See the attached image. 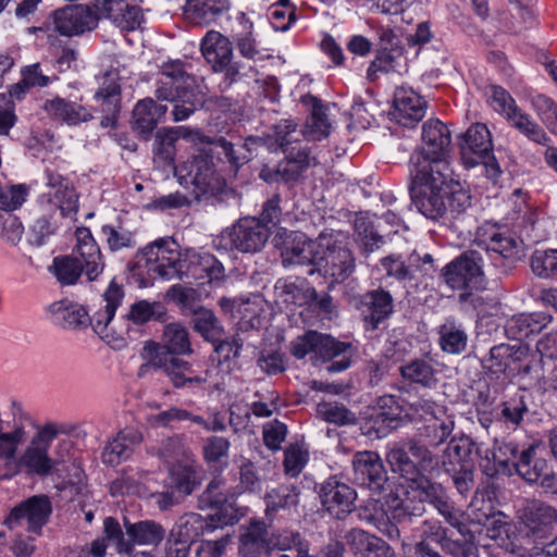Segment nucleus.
<instances>
[{
  "mask_svg": "<svg viewBox=\"0 0 557 557\" xmlns=\"http://www.w3.org/2000/svg\"><path fill=\"white\" fill-rule=\"evenodd\" d=\"M123 298V287L112 280L99 301L92 305L91 314L84 306L69 299L52 302L47 307V313L51 322L63 329L77 330L90 325L95 333L110 342L114 332L113 318Z\"/></svg>",
  "mask_w": 557,
  "mask_h": 557,
  "instance_id": "nucleus-1",
  "label": "nucleus"
},
{
  "mask_svg": "<svg viewBox=\"0 0 557 557\" xmlns=\"http://www.w3.org/2000/svg\"><path fill=\"white\" fill-rule=\"evenodd\" d=\"M386 461L392 471L416 491L423 487L440 469L437 457L416 440L393 445L386 453Z\"/></svg>",
  "mask_w": 557,
  "mask_h": 557,
  "instance_id": "nucleus-2",
  "label": "nucleus"
},
{
  "mask_svg": "<svg viewBox=\"0 0 557 557\" xmlns=\"http://www.w3.org/2000/svg\"><path fill=\"white\" fill-rule=\"evenodd\" d=\"M411 177L410 194L416 208L425 218L438 220L448 213L446 196L448 195L447 182L450 178V170L409 169Z\"/></svg>",
  "mask_w": 557,
  "mask_h": 557,
  "instance_id": "nucleus-3",
  "label": "nucleus"
},
{
  "mask_svg": "<svg viewBox=\"0 0 557 557\" xmlns=\"http://www.w3.org/2000/svg\"><path fill=\"white\" fill-rule=\"evenodd\" d=\"M422 146L414 149L409 159V169L450 170L447 154L451 144V134L446 124L431 119L422 125Z\"/></svg>",
  "mask_w": 557,
  "mask_h": 557,
  "instance_id": "nucleus-4",
  "label": "nucleus"
},
{
  "mask_svg": "<svg viewBox=\"0 0 557 557\" xmlns=\"http://www.w3.org/2000/svg\"><path fill=\"white\" fill-rule=\"evenodd\" d=\"M351 350V344L339 342L331 335L309 331L305 335L297 337L292 343V355L298 359L312 354L313 358L322 361H331L342 356L338 361H332L327 366L329 372H341L350 366V357L347 352Z\"/></svg>",
  "mask_w": 557,
  "mask_h": 557,
  "instance_id": "nucleus-5",
  "label": "nucleus"
},
{
  "mask_svg": "<svg viewBox=\"0 0 557 557\" xmlns=\"http://www.w3.org/2000/svg\"><path fill=\"white\" fill-rule=\"evenodd\" d=\"M71 429L66 424L47 422L32 437L29 444L17 460L18 467L28 474L45 478L52 473L57 462L49 456L52 441L59 434H67Z\"/></svg>",
  "mask_w": 557,
  "mask_h": 557,
  "instance_id": "nucleus-6",
  "label": "nucleus"
},
{
  "mask_svg": "<svg viewBox=\"0 0 557 557\" xmlns=\"http://www.w3.org/2000/svg\"><path fill=\"white\" fill-rule=\"evenodd\" d=\"M460 157L467 168L482 164L486 176L494 183L502 175V169L493 154L488 128L481 123L471 125L459 141Z\"/></svg>",
  "mask_w": 557,
  "mask_h": 557,
  "instance_id": "nucleus-7",
  "label": "nucleus"
},
{
  "mask_svg": "<svg viewBox=\"0 0 557 557\" xmlns=\"http://www.w3.org/2000/svg\"><path fill=\"white\" fill-rule=\"evenodd\" d=\"M162 339V343L153 341L145 343L140 351V357L145 360V363L138 370L139 376L147 374L152 367L158 366L159 359L161 362H164L163 358L166 360L176 359L194 352L189 333L181 323L165 325Z\"/></svg>",
  "mask_w": 557,
  "mask_h": 557,
  "instance_id": "nucleus-8",
  "label": "nucleus"
},
{
  "mask_svg": "<svg viewBox=\"0 0 557 557\" xmlns=\"http://www.w3.org/2000/svg\"><path fill=\"white\" fill-rule=\"evenodd\" d=\"M148 274L152 278L178 280L184 252L171 237L159 238L141 250Z\"/></svg>",
  "mask_w": 557,
  "mask_h": 557,
  "instance_id": "nucleus-9",
  "label": "nucleus"
},
{
  "mask_svg": "<svg viewBox=\"0 0 557 557\" xmlns=\"http://www.w3.org/2000/svg\"><path fill=\"white\" fill-rule=\"evenodd\" d=\"M180 172H185L184 176L189 178L197 199L216 197L225 188V181L215 171L212 153L207 150L185 161Z\"/></svg>",
  "mask_w": 557,
  "mask_h": 557,
  "instance_id": "nucleus-10",
  "label": "nucleus"
},
{
  "mask_svg": "<svg viewBox=\"0 0 557 557\" xmlns=\"http://www.w3.org/2000/svg\"><path fill=\"white\" fill-rule=\"evenodd\" d=\"M444 282L453 289H480L484 285L483 257L476 250H467L442 270Z\"/></svg>",
  "mask_w": 557,
  "mask_h": 557,
  "instance_id": "nucleus-11",
  "label": "nucleus"
},
{
  "mask_svg": "<svg viewBox=\"0 0 557 557\" xmlns=\"http://www.w3.org/2000/svg\"><path fill=\"white\" fill-rule=\"evenodd\" d=\"M324 240L327 247L320 248L314 271L324 277L332 278L333 282L342 283L346 281L355 271V258L352 252L342 243H338L332 235L324 234Z\"/></svg>",
  "mask_w": 557,
  "mask_h": 557,
  "instance_id": "nucleus-12",
  "label": "nucleus"
},
{
  "mask_svg": "<svg viewBox=\"0 0 557 557\" xmlns=\"http://www.w3.org/2000/svg\"><path fill=\"white\" fill-rule=\"evenodd\" d=\"M52 513V503L45 494L34 495L14 506L4 520V524L13 530L25 527L28 532L39 534Z\"/></svg>",
  "mask_w": 557,
  "mask_h": 557,
  "instance_id": "nucleus-13",
  "label": "nucleus"
},
{
  "mask_svg": "<svg viewBox=\"0 0 557 557\" xmlns=\"http://www.w3.org/2000/svg\"><path fill=\"white\" fill-rule=\"evenodd\" d=\"M270 236V228L257 218L239 219L230 230L222 233L225 248L242 252L260 251Z\"/></svg>",
  "mask_w": 557,
  "mask_h": 557,
  "instance_id": "nucleus-14",
  "label": "nucleus"
},
{
  "mask_svg": "<svg viewBox=\"0 0 557 557\" xmlns=\"http://www.w3.org/2000/svg\"><path fill=\"white\" fill-rule=\"evenodd\" d=\"M225 277L223 264L209 252L185 250L178 281H196L199 284L221 282Z\"/></svg>",
  "mask_w": 557,
  "mask_h": 557,
  "instance_id": "nucleus-15",
  "label": "nucleus"
},
{
  "mask_svg": "<svg viewBox=\"0 0 557 557\" xmlns=\"http://www.w3.org/2000/svg\"><path fill=\"white\" fill-rule=\"evenodd\" d=\"M355 482L372 492L380 493L387 482V472L376 451L361 450L352 457Z\"/></svg>",
  "mask_w": 557,
  "mask_h": 557,
  "instance_id": "nucleus-16",
  "label": "nucleus"
},
{
  "mask_svg": "<svg viewBox=\"0 0 557 557\" xmlns=\"http://www.w3.org/2000/svg\"><path fill=\"white\" fill-rule=\"evenodd\" d=\"M47 203L50 210H58L62 218L73 219L78 211V194L69 178L52 171H46Z\"/></svg>",
  "mask_w": 557,
  "mask_h": 557,
  "instance_id": "nucleus-17",
  "label": "nucleus"
},
{
  "mask_svg": "<svg viewBox=\"0 0 557 557\" xmlns=\"http://www.w3.org/2000/svg\"><path fill=\"white\" fill-rule=\"evenodd\" d=\"M324 240V234L317 239H309L305 234L294 233L286 237L281 250L282 262L287 265H312L315 268V261L320 248L327 247Z\"/></svg>",
  "mask_w": 557,
  "mask_h": 557,
  "instance_id": "nucleus-18",
  "label": "nucleus"
},
{
  "mask_svg": "<svg viewBox=\"0 0 557 557\" xmlns=\"http://www.w3.org/2000/svg\"><path fill=\"white\" fill-rule=\"evenodd\" d=\"M357 308L361 313L366 329L375 331L394 312V298L383 287L371 289L360 296Z\"/></svg>",
  "mask_w": 557,
  "mask_h": 557,
  "instance_id": "nucleus-19",
  "label": "nucleus"
},
{
  "mask_svg": "<svg viewBox=\"0 0 557 557\" xmlns=\"http://www.w3.org/2000/svg\"><path fill=\"white\" fill-rule=\"evenodd\" d=\"M319 496L326 511L336 519H344L352 511L357 493L336 476H331L321 484Z\"/></svg>",
  "mask_w": 557,
  "mask_h": 557,
  "instance_id": "nucleus-20",
  "label": "nucleus"
},
{
  "mask_svg": "<svg viewBox=\"0 0 557 557\" xmlns=\"http://www.w3.org/2000/svg\"><path fill=\"white\" fill-rule=\"evenodd\" d=\"M121 85L116 72H106L95 94L98 109L102 113L101 126L114 128L121 112Z\"/></svg>",
  "mask_w": 557,
  "mask_h": 557,
  "instance_id": "nucleus-21",
  "label": "nucleus"
},
{
  "mask_svg": "<svg viewBox=\"0 0 557 557\" xmlns=\"http://www.w3.org/2000/svg\"><path fill=\"white\" fill-rule=\"evenodd\" d=\"M54 30L63 36H75L97 26L98 16L87 5H66L53 12Z\"/></svg>",
  "mask_w": 557,
  "mask_h": 557,
  "instance_id": "nucleus-22",
  "label": "nucleus"
},
{
  "mask_svg": "<svg viewBox=\"0 0 557 557\" xmlns=\"http://www.w3.org/2000/svg\"><path fill=\"white\" fill-rule=\"evenodd\" d=\"M475 243L487 252H495L509 262L520 259L522 242L507 232H502L494 225L480 227Z\"/></svg>",
  "mask_w": 557,
  "mask_h": 557,
  "instance_id": "nucleus-23",
  "label": "nucleus"
},
{
  "mask_svg": "<svg viewBox=\"0 0 557 557\" xmlns=\"http://www.w3.org/2000/svg\"><path fill=\"white\" fill-rule=\"evenodd\" d=\"M163 361L159 360V364L151 369L161 370L174 388L202 387L209 380V370L196 371L191 363L181 357L170 360L163 358Z\"/></svg>",
  "mask_w": 557,
  "mask_h": 557,
  "instance_id": "nucleus-24",
  "label": "nucleus"
},
{
  "mask_svg": "<svg viewBox=\"0 0 557 557\" xmlns=\"http://www.w3.org/2000/svg\"><path fill=\"white\" fill-rule=\"evenodd\" d=\"M95 8L125 30L139 27L143 21L141 9L135 0H95Z\"/></svg>",
  "mask_w": 557,
  "mask_h": 557,
  "instance_id": "nucleus-25",
  "label": "nucleus"
},
{
  "mask_svg": "<svg viewBox=\"0 0 557 557\" xmlns=\"http://www.w3.org/2000/svg\"><path fill=\"white\" fill-rule=\"evenodd\" d=\"M426 103L420 95L412 89L398 88L394 96V110L392 112L396 122L409 127L422 120Z\"/></svg>",
  "mask_w": 557,
  "mask_h": 557,
  "instance_id": "nucleus-26",
  "label": "nucleus"
},
{
  "mask_svg": "<svg viewBox=\"0 0 557 557\" xmlns=\"http://www.w3.org/2000/svg\"><path fill=\"white\" fill-rule=\"evenodd\" d=\"M418 541L414 545L417 557H443L434 545L443 548L448 539V530L436 519H425L416 529Z\"/></svg>",
  "mask_w": 557,
  "mask_h": 557,
  "instance_id": "nucleus-27",
  "label": "nucleus"
},
{
  "mask_svg": "<svg viewBox=\"0 0 557 557\" xmlns=\"http://www.w3.org/2000/svg\"><path fill=\"white\" fill-rule=\"evenodd\" d=\"M76 245L74 252L85 267V272L89 281H94L103 271L104 264L100 248L95 242L91 232L87 227H78L75 232Z\"/></svg>",
  "mask_w": 557,
  "mask_h": 557,
  "instance_id": "nucleus-28",
  "label": "nucleus"
},
{
  "mask_svg": "<svg viewBox=\"0 0 557 557\" xmlns=\"http://www.w3.org/2000/svg\"><path fill=\"white\" fill-rule=\"evenodd\" d=\"M228 9V0H186L183 17L190 25L207 26L216 22Z\"/></svg>",
  "mask_w": 557,
  "mask_h": 557,
  "instance_id": "nucleus-29",
  "label": "nucleus"
},
{
  "mask_svg": "<svg viewBox=\"0 0 557 557\" xmlns=\"http://www.w3.org/2000/svg\"><path fill=\"white\" fill-rule=\"evenodd\" d=\"M522 521L533 535L544 539L557 522V510L540 500H531L523 508Z\"/></svg>",
  "mask_w": 557,
  "mask_h": 557,
  "instance_id": "nucleus-30",
  "label": "nucleus"
},
{
  "mask_svg": "<svg viewBox=\"0 0 557 557\" xmlns=\"http://www.w3.org/2000/svg\"><path fill=\"white\" fill-rule=\"evenodd\" d=\"M166 109V106L159 104L151 98L138 101L133 110V131L143 139H148L158 123L165 115Z\"/></svg>",
  "mask_w": 557,
  "mask_h": 557,
  "instance_id": "nucleus-31",
  "label": "nucleus"
},
{
  "mask_svg": "<svg viewBox=\"0 0 557 557\" xmlns=\"http://www.w3.org/2000/svg\"><path fill=\"white\" fill-rule=\"evenodd\" d=\"M419 492L425 500L430 502L438 510L447 523L456 528L460 533L463 532L466 528L463 513L449 503L446 492L441 484L430 480Z\"/></svg>",
  "mask_w": 557,
  "mask_h": 557,
  "instance_id": "nucleus-32",
  "label": "nucleus"
},
{
  "mask_svg": "<svg viewBox=\"0 0 557 557\" xmlns=\"http://www.w3.org/2000/svg\"><path fill=\"white\" fill-rule=\"evenodd\" d=\"M44 110L51 119L66 123L67 125H77L92 119V114L86 107L59 96L46 100Z\"/></svg>",
  "mask_w": 557,
  "mask_h": 557,
  "instance_id": "nucleus-33",
  "label": "nucleus"
},
{
  "mask_svg": "<svg viewBox=\"0 0 557 557\" xmlns=\"http://www.w3.org/2000/svg\"><path fill=\"white\" fill-rule=\"evenodd\" d=\"M552 321V315L545 312L520 313L511 317L505 326L509 337L517 341L539 334Z\"/></svg>",
  "mask_w": 557,
  "mask_h": 557,
  "instance_id": "nucleus-34",
  "label": "nucleus"
},
{
  "mask_svg": "<svg viewBox=\"0 0 557 557\" xmlns=\"http://www.w3.org/2000/svg\"><path fill=\"white\" fill-rule=\"evenodd\" d=\"M143 441V435L136 430L121 431L102 451V461L109 466H117L128 459L134 446Z\"/></svg>",
  "mask_w": 557,
  "mask_h": 557,
  "instance_id": "nucleus-35",
  "label": "nucleus"
},
{
  "mask_svg": "<svg viewBox=\"0 0 557 557\" xmlns=\"http://www.w3.org/2000/svg\"><path fill=\"white\" fill-rule=\"evenodd\" d=\"M201 53L212 69L224 67L233 57L232 44L227 37L215 30H209L201 40Z\"/></svg>",
  "mask_w": 557,
  "mask_h": 557,
  "instance_id": "nucleus-36",
  "label": "nucleus"
},
{
  "mask_svg": "<svg viewBox=\"0 0 557 557\" xmlns=\"http://www.w3.org/2000/svg\"><path fill=\"white\" fill-rule=\"evenodd\" d=\"M516 473L525 482L537 483L544 471L548 469L546 459L537 456V446L529 445L521 450L519 457L512 462Z\"/></svg>",
  "mask_w": 557,
  "mask_h": 557,
  "instance_id": "nucleus-37",
  "label": "nucleus"
},
{
  "mask_svg": "<svg viewBox=\"0 0 557 557\" xmlns=\"http://www.w3.org/2000/svg\"><path fill=\"white\" fill-rule=\"evenodd\" d=\"M401 377L410 383L424 388H432L436 385V370L432 361L425 358H414L399 368Z\"/></svg>",
  "mask_w": 557,
  "mask_h": 557,
  "instance_id": "nucleus-38",
  "label": "nucleus"
},
{
  "mask_svg": "<svg viewBox=\"0 0 557 557\" xmlns=\"http://www.w3.org/2000/svg\"><path fill=\"white\" fill-rule=\"evenodd\" d=\"M124 528L134 546L135 544L158 546L165 537L164 528L154 520H141L135 523L125 520Z\"/></svg>",
  "mask_w": 557,
  "mask_h": 557,
  "instance_id": "nucleus-39",
  "label": "nucleus"
},
{
  "mask_svg": "<svg viewBox=\"0 0 557 557\" xmlns=\"http://www.w3.org/2000/svg\"><path fill=\"white\" fill-rule=\"evenodd\" d=\"M523 356H525V348L521 345L500 344L491 348L483 366L488 371L499 374L504 373L511 363L520 361Z\"/></svg>",
  "mask_w": 557,
  "mask_h": 557,
  "instance_id": "nucleus-40",
  "label": "nucleus"
},
{
  "mask_svg": "<svg viewBox=\"0 0 557 557\" xmlns=\"http://www.w3.org/2000/svg\"><path fill=\"white\" fill-rule=\"evenodd\" d=\"M178 528V535L182 540L175 541L168 547L165 557L189 556L190 549L187 543L195 541L199 535V529L202 528L201 517L196 513L188 515Z\"/></svg>",
  "mask_w": 557,
  "mask_h": 557,
  "instance_id": "nucleus-41",
  "label": "nucleus"
},
{
  "mask_svg": "<svg viewBox=\"0 0 557 557\" xmlns=\"http://www.w3.org/2000/svg\"><path fill=\"white\" fill-rule=\"evenodd\" d=\"M386 275L398 282H407L416 278V272L420 269V257L410 255L406 260L397 255H389L381 259Z\"/></svg>",
  "mask_w": 557,
  "mask_h": 557,
  "instance_id": "nucleus-42",
  "label": "nucleus"
},
{
  "mask_svg": "<svg viewBox=\"0 0 557 557\" xmlns=\"http://www.w3.org/2000/svg\"><path fill=\"white\" fill-rule=\"evenodd\" d=\"M309 99L311 114L306 122L305 128L301 131V136L309 141H317L330 134L331 124L321 101L315 97H309Z\"/></svg>",
  "mask_w": 557,
  "mask_h": 557,
  "instance_id": "nucleus-43",
  "label": "nucleus"
},
{
  "mask_svg": "<svg viewBox=\"0 0 557 557\" xmlns=\"http://www.w3.org/2000/svg\"><path fill=\"white\" fill-rule=\"evenodd\" d=\"M275 289L285 305L306 306L318 301V294L305 280L299 283L285 282Z\"/></svg>",
  "mask_w": 557,
  "mask_h": 557,
  "instance_id": "nucleus-44",
  "label": "nucleus"
},
{
  "mask_svg": "<svg viewBox=\"0 0 557 557\" xmlns=\"http://www.w3.org/2000/svg\"><path fill=\"white\" fill-rule=\"evenodd\" d=\"M438 344L447 354H461L466 350L468 335L461 324L447 320L438 329Z\"/></svg>",
  "mask_w": 557,
  "mask_h": 557,
  "instance_id": "nucleus-45",
  "label": "nucleus"
},
{
  "mask_svg": "<svg viewBox=\"0 0 557 557\" xmlns=\"http://www.w3.org/2000/svg\"><path fill=\"white\" fill-rule=\"evenodd\" d=\"M84 270L82 261L77 257L69 255L55 257L49 267V271L63 286L76 284Z\"/></svg>",
  "mask_w": 557,
  "mask_h": 557,
  "instance_id": "nucleus-46",
  "label": "nucleus"
},
{
  "mask_svg": "<svg viewBox=\"0 0 557 557\" xmlns=\"http://www.w3.org/2000/svg\"><path fill=\"white\" fill-rule=\"evenodd\" d=\"M259 139L248 137L244 143L233 144L225 138L221 137L215 141V145L221 148L226 161L231 169L236 173L240 166L246 164L251 159L250 146L257 144Z\"/></svg>",
  "mask_w": 557,
  "mask_h": 557,
  "instance_id": "nucleus-47",
  "label": "nucleus"
},
{
  "mask_svg": "<svg viewBox=\"0 0 557 557\" xmlns=\"http://www.w3.org/2000/svg\"><path fill=\"white\" fill-rule=\"evenodd\" d=\"M404 50L401 47H380L374 60L368 67V78L375 81L379 73H389L397 71L399 61L403 59Z\"/></svg>",
  "mask_w": 557,
  "mask_h": 557,
  "instance_id": "nucleus-48",
  "label": "nucleus"
},
{
  "mask_svg": "<svg viewBox=\"0 0 557 557\" xmlns=\"http://www.w3.org/2000/svg\"><path fill=\"white\" fill-rule=\"evenodd\" d=\"M176 136L172 131L162 129L156 135L153 162L158 168L166 170L174 168Z\"/></svg>",
  "mask_w": 557,
  "mask_h": 557,
  "instance_id": "nucleus-49",
  "label": "nucleus"
},
{
  "mask_svg": "<svg viewBox=\"0 0 557 557\" xmlns=\"http://www.w3.org/2000/svg\"><path fill=\"white\" fill-rule=\"evenodd\" d=\"M506 119L512 127L518 129L530 140L540 145H546L548 143L549 138L545 131L534 122L529 114L522 112L519 108L511 111Z\"/></svg>",
  "mask_w": 557,
  "mask_h": 557,
  "instance_id": "nucleus-50",
  "label": "nucleus"
},
{
  "mask_svg": "<svg viewBox=\"0 0 557 557\" xmlns=\"http://www.w3.org/2000/svg\"><path fill=\"white\" fill-rule=\"evenodd\" d=\"M298 495L294 485H280L271 490L264 496L267 516L275 515L281 509L295 507L298 504Z\"/></svg>",
  "mask_w": 557,
  "mask_h": 557,
  "instance_id": "nucleus-51",
  "label": "nucleus"
},
{
  "mask_svg": "<svg viewBox=\"0 0 557 557\" xmlns=\"http://www.w3.org/2000/svg\"><path fill=\"white\" fill-rule=\"evenodd\" d=\"M194 330L206 341L215 344L223 335V326L212 310L201 307L193 314Z\"/></svg>",
  "mask_w": 557,
  "mask_h": 557,
  "instance_id": "nucleus-52",
  "label": "nucleus"
},
{
  "mask_svg": "<svg viewBox=\"0 0 557 557\" xmlns=\"http://www.w3.org/2000/svg\"><path fill=\"white\" fill-rule=\"evenodd\" d=\"M317 417L325 422L337 425L355 424L357 418L354 412L348 410L339 403H320L317 406Z\"/></svg>",
  "mask_w": 557,
  "mask_h": 557,
  "instance_id": "nucleus-53",
  "label": "nucleus"
},
{
  "mask_svg": "<svg viewBox=\"0 0 557 557\" xmlns=\"http://www.w3.org/2000/svg\"><path fill=\"white\" fill-rule=\"evenodd\" d=\"M196 483V471L193 466L178 463L170 468V487L188 495L194 491Z\"/></svg>",
  "mask_w": 557,
  "mask_h": 557,
  "instance_id": "nucleus-54",
  "label": "nucleus"
},
{
  "mask_svg": "<svg viewBox=\"0 0 557 557\" xmlns=\"http://www.w3.org/2000/svg\"><path fill=\"white\" fill-rule=\"evenodd\" d=\"M531 269L541 278H557V249L536 250L531 257Z\"/></svg>",
  "mask_w": 557,
  "mask_h": 557,
  "instance_id": "nucleus-55",
  "label": "nucleus"
},
{
  "mask_svg": "<svg viewBox=\"0 0 557 557\" xmlns=\"http://www.w3.org/2000/svg\"><path fill=\"white\" fill-rule=\"evenodd\" d=\"M166 296L178 305L185 314H194L195 311L201 308L199 293L191 287H185L180 284L172 285Z\"/></svg>",
  "mask_w": 557,
  "mask_h": 557,
  "instance_id": "nucleus-56",
  "label": "nucleus"
},
{
  "mask_svg": "<svg viewBox=\"0 0 557 557\" xmlns=\"http://www.w3.org/2000/svg\"><path fill=\"white\" fill-rule=\"evenodd\" d=\"M268 532L263 522H253L247 531L242 534L240 550L244 555L259 553L267 547Z\"/></svg>",
  "mask_w": 557,
  "mask_h": 557,
  "instance_id": "nucleus-57",
  "label": "nucleus"
},
{
  "mask_svg": "<svg viewBox=\"0 0 557 557\" xmlns=\"http://www.w3.org/2000/svg\"><path fill=\"white\" fill-rule=\"evenodd\" d=\"M377 418L382 420L389 429L398 426L403 413V407L399 397L394 395H383L377 399Z\"/></svg>",
  "mask_w": 557,
  "mask_h": 557,
  "instance_id": "nucleus-58",
  "label": "nucleus"
},
{
  "mask_svg": "<svg viewBox=\"0 0 557 557\" xmlns=\"http://www.w3.org/2000/svg\"><path fill=\"white\" fill-rule=\"evenodd\" d=\"M22 75L23 78L21 83L16 84L11 91L12 95L16 97H20V94L24 92V87H46L52 82V78L44 73L39 63L26 66L22 71ZM53 79H57V77L54 76Z\"/></svg>",
  "mask_w": 557,
  "mask_h": 557,
  "instance_id": "nucleus-59",
  "label": "nucleus"
},
{
  "mask_svg": "<svg viewBox=\"0 0 557 557\" xmlns=\"http://www.w3.org/2000/svg\"><path fill=\"white\" fill-rule=\"evenodd\" d=\"M101 232L109 249L112 251L133 248L136 245L134 234L122 225H103Z\"/></svg>",
  "mask_w": 557,
  "mask_h": 557,
  "instance_id": "nucleus-60",
  "label": "nucleus"
},
{
  "mask_svg": "<svg viewBox=\"0 0 557 557\" xmlns=\"http://www.w3.org/2000/svg\"><path fill=\"white\" fill-rule=\"evenodd\" d=\"M532 107L546 127L557 134V103L545 95H536L532 98Z\"/></svg>",
  "mask_w": 557,
  "mask_h": 557,
  "instance_id": "nucleus-61",
  "label": "nucleus"
},
{
  "mask_svg": "<svg viewBox=\"0 0 557 557\" xmlns=\"http://www.w3.org/2000/svg\"><path fill=\"white\" fill-rule=\"evenodd\" d=\"M106 541L112 542L115 545L119 554L131 555L134 550V545L129 540L124 537V533L116 519L108 517L103 522Z\"/></svg>",
  "mask_w": 557,
  "mask_h": 557,
  "instance_id": "nucleus-62",
  "label": "nucleus"
},
{
  "mask_svg": "<svg viewBox=\"0 0 557 557\" xmlns=\"http://www.w3.org/2000/svg\"><path fill=\"white\" fill-rule=\"evenodd\" d=\"M308 461V451L299 445H290L284 453V471L290 478H296Z\"/></svg>",
  "mask_w": 557,
  "mask_h": 557,
  "instance_id": "nucleus-63",
  "label": "nucleus"
},
{
  "mask_svg": "<svg viewBox=\"0 0 557 557\" xmlns=\"http://www.w3.org/2000/svg\"><path fill=\"white\" fill-rule=\"evenodd\" d=\"M272 131V137L282 150L292 146L293 143L298 141L299 136H301V131L297 129V123L293 120L280 121L277 124L273 125Z\"/></svg>",
  "mask_w": 557,
  "mask_h": 557,
  "instance_id": "nucleus-64",
  "label": "nucleus"
}]
</instances>
